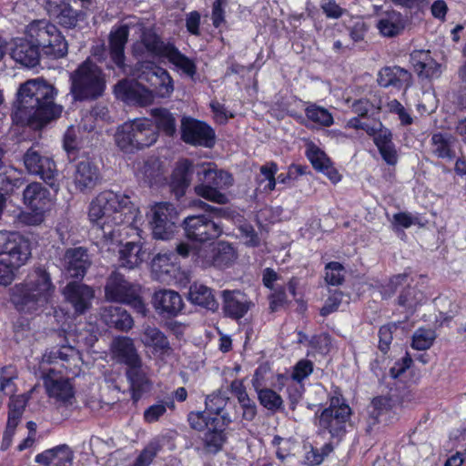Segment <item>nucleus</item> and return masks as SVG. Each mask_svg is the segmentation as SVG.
<instances>
[{"label":"nucleus","mask_w":466,"mask_h":466,"mask_svg":"<svg viewBox=\"0 0 466 466\" xmlns=\"http://www.w3.org/2000/svg\"><path fill=\"white\" fill-rule=\"evenodd\" d=\"M56 88L42 78L30 79L21 84L17 91L15 115L34 128L60 116L63 107L55 102Z\"/></svg>","instance_id":"20e7f679"},{"label":"nucleus","mask_w":466,"mask_h":466,"mask_svg":"<svg viewBox=\"0 0 466 466\" xmlns=\"http://www.w3.org/2000/svg\"><path fill=\"white\" fill-rule=\"evenodd\" d=\"M409 275L407 273L398 274L390 278L388 287L394 293L399 287L407 284L397 298V305L403 308L410 315H412L416 309L424 304L427 298L416 287L408 284Z\"/></svg>","instance_id":"a211bd4d"},{"label":"nucleus","mask_w":466,"mask_h":466,"mask_svg":"<svg viewBox=\"0 0 466 466\" xmlns=\"http://www.w3.org/2000/svg\"><path fill=\"white\" fill-rule=\"evenodd\" d=\"M259 403L268 410H278L282 408L283 400L280 395L271 389H261L258 390Z\"/></svg>","instance_id":"09e8293b"},{"label":"nucleus","mask_w":466,"mask_h":466,"mask_svg":"<svg viewBox=\"0 0 466 466\" xmlns=\"http://www.w3.org/2000/svg\"><path fill=\"white\" fill-rule=\"evenodd\" d=\"M23 184L20 173L11 167L5 166L3 162L0 164V189L5 193L13 192L15 187H19Z\"/></svg>","instance_id":"c03bdc74"},{"label":"nucleus","mask_w":466,"mask_h":466,"mask_svg":"<svg viewBox=\"0 0 466 466\" xmlns=\"http://www.w3.org/2000/svg\"><path fill=\"white\" fill-rule=\"evenodd\" d=\"M114 357L119 363L128 366L141 360L133 340L128 337H119L112 344Z\"/></svg>","instance_id":"e433bc0d"},{"label":"nucleus","mask_w":466,"mask_h":466,"mask_svg":"<svg viewBox=\"0 0 466 466\" xmlns=\"http://www.w3.org/2000/svg\"><path fill=\"white\" fill-rule=\"evenodd\" d=\"M181 226L187 238L199 243L213 241L223 233L221 223L206 214L188 216Z\"/></svg>","instance_id":"9b49d317"},{"label":"nucleus","mask_w":466,"mask_h":466,"mask_svg":"<svg viewBox=\"0 0 466 466\" xmlns=\"http://www.w3.org/2000/svg\"><path fill=\"white\" fill-rule=\"evenodd\" d=\"M350 414L351 410L344 402L342 395L335 391V394L329 399V406L319 414L316 413L319 432H328L331 438H340L346 432V424Z\"/></svg>","instance_id":"1a4fd4ad"},{"label":"nucleus","mask_w":466,"mask_h":466,"mask_svg":"<svg viewBox=\"0 0 466 466\" xmlns=\"http://www.w3.org/2000/svg\"><path fill=\"white\" fill-rule=\"evenodd\" d=\"M140 212L128 196L120 192L105 190L90 203L88 218L93 229L106 242H121V231L126 228H137Z\"/></svg>","instance_id":"f03ea898"},{"label":"nucleus","mask_w":466,"mask_h":466,"mask_svg":"<svg viewBox=\"0 0 466 466\" xmlns=\"http://www.w3.org/2000/svg\"><path fill=\"white\" fill-rule=\"evenodd\" d=\"M325 280L329 285L339 286L344 281L345 268L337 261H331L325 267Z\"/></svg>","instance_id":"3c124183"},{"label":"nucleus","mask_w":466,"mask_h":466,"mask_svg":"<svg viewBox=\"0 0 466 466\" xmlns=\"http://www.w3.org/2000/svg\"><path fill=\"white\" fill-rule=\"evenodd\" d=\"M101 317L109 328H115L121 331H127L134 324L131 315L121 306L105 307Z\"/></svg>","instance_id":"f704fd0d"},{"label":"nucleus","mask_w":466,"mask_h":466,"mask_svg":"<svg viewBox=\"0 0 466 466\" xmlns=\"http://www.w3.org/2000/svg\"><path fill=\"white\" fill-rule=\"evenodd\" d=\"M49 358L51 362L60 360L63 362V365L66 363L68 366H77L81 359L79 351L75 347L69 345H62L57 349L53 350L50 352Z\"/></svg>","instance_id":"a18cd8bd"},{"label":"nucleus","mask_w":466,"mask_h":466,"mask_svg":"<svg viewBox=\"0 0 466 466\" xmlns=\"http://www.w3.org/2000/svg\"><path fill=\"white\" fill-rule=\"evenodd\" d=\"M25 205L32 211L23 215V220L29 225H38L44 220V214L51 201L49 191L38 182L26 186L23 191Z\"/></svg>","instance_id":"ddd939ff"},{"label":"nucleus","mask_w":466,"mask_h":466,"mask_svg":"<svg viewBox=\"0 0 466 466\" xmlns=\"http://www.w3.org/2000/svg\"><path fill=\"white\" fill-rule=\"evenodd\" d=\"M141 340L145 346L153 348L160 355L170 356L173 352L167 336L156 327H146L143 330Z\"/></svg>","instance_id":"c9c22d12"},{"label":"nucleus","mask_w":466,"mask_h":466,"mask_svg":"<svg viewBox=\"0 0 466 466\" xmlns=\"http://www.w3.org/2000/svg\"><path fill=\"white\" fill-rule=\"evenodd\" d=\"M313 371V363L309 360H300L295 365L292 379L298 382H301L309 377Z\"/></svg>","instance_id":"bf43d9fd"},{"label":"nucleus","mask_w":466,"mask_h":466,"mask_svg":"<svg viewBox=\"0 0 466 466\" xmlns=\"http://www.w3.org/2000/svg\"><path fill=\"white\" fill-rule=\"evenodd\" d=\"M196 263L202 268L216 267L218 268L229 267L237 258L233 246L228 242H219L217 247L205 246L198 248L194 254Z\"/></svg>","instance_id":"dca6fc26"},{"label":"nucleus","mask_w":466,"mask_h":466,"mask_svg":"<svg viewBox=\"0 0 466 466\" xmlns=\"http://www.w3.org/2000/svg\"><path fill=\"white\" fill-rule=\"evenodd\" d=\"M24 164L29 173L39 176L54 191H58V171L53 159L30 147L24 155Z\"/></svg>","instance_id":"2eb2a0df"},{"label":"nucleus","mask_w":466,"mask_h":466,"mask_svg":"<svg viewBox=\"0 0 466 466\" xmlns=\"http://www.w3.org/2000/svg\"><path fill=\"white\" fill-rule=\"evenodd\" d=\"M222 310L226 317L238 320L254 307L248 296L239 289L221 291Z\"/></svg>","instance_id":"412c9836"},{"label":"nucleus","mask_w":466,"mask_h":466,"mask_svg":"<svg viewBox=\"0 0 466 466\" xmlns=\"http://www.w3.org/2000/svg\"><path fill=\"white\" fill-rule=\"evenodd\" d=\"M27 403V397L25 394L13 396L10 398L8 405L9 413L23 416Z\"/></svg>","instance_id":"338daca9"},{"label":"nucleus","mask_w":466,"mask_h":466,"mask_svg":"<svg viewBox=\"0 0 466 466\" xmlns=\"http://www.w3.org/2000/svg\"><path fill=\"white\" fill-rule=\"evenodd\" d=\"M228 398L221 395L220 393H212L206 397L205 405L206 410L210 413L214 415H220L227 403H228Z\"/></svg>","instance_id":"864d4df0"},{"label":"nucleus","mask_w":466,"mask_h":466,"mask_svg":"<svg viewBox=\"0 0 466 466\" xmlns=\"http://www.w3.org/2000/svg\"><path fill=\"white\" fill-rule=\"evenodd\" d=\"M151 116L155 119L157 129L162 130L167 136H173L176 132V118L167 109L158 107L151 109Z\"/></svg>","instance_id":"79ce46f5"},{"label":"nucleus","mask_w":466,"mask_h":466,"mask_svg":"<svg viewBox=\"0 0 466 466\" xmlns=\"http://www.w3.org/2000/svg\"><path fill=\"white\" fill-rule=\"evenodd\" d=\"M188 299L193 304L211 311H216L219 306L212 289L203 284H192L189 288Z\"/></svg>","instance_id":"58836bf2"},{"label":"nucleus","mask_w":466,"mask_h":466,"mask_svg":"<svg viewBox=\"0 0 466 466\" xmlns=\"http://www.w3.org/2000/svg\"><path fill=\"white\" fill-rule=\"evenodd\" d=\"M26 35L36 42L42 55L54 59L67 55L68 43L58 27L47 20H35L26 28Z\"/></svg>","instance_id":"6e6552de"},{"label":"nucleus","mask_w":466,"mask_h":466,"mask_svg":"<svg viewBox=\"0 0 466 466\" xmlns=\"http://www.w3.org/2000/svg\"><path fill=\"white\" fill-rule=\"evenodd\" d=\"M305 115L309 120L325 127H329L334 123L331 113L316 104L309 105L305 108Z\"/></svg>","instance_id":"49530a36"},{"label":"nucleus","mask_w":466,"mask_h":466,"mask_svg":"<svg viewBox=\"0 0 466 466\" xmlns=\"http://www.w3.org/2000/svg\"><path fill=\"white\" fill-rule=\"evenodd\" d=\"M16 378V372L14 367L5 366L0 369V391L13 393L15 391L14 380Z\"/></svg>","instance_id":"6e6d98bb"},{"label":"nucleus","mask_w":466,"mask_h":466,"mask_svg":"<svg viewBox=\"0 0 466 466\" xmlns=\"http://www.w3.org/2000/svg\"><path fill=\"white\" fill-rule=\"evenodd\" d=\"M167 407H174V402L169 401L166 404L163 402H158L157 404H153L149 406L144 411V419L147 422L152 423L157 421L161 416H163L167 411Z\"/></svg>","instance_id":"4d7b16f0"},{"label":"nucleus","mask_w":466,"mask_h":466,"mask_svg":"<svg viewBox=\"0 0 466 466\" xmlns=\"http://www.w3.org/2000/svg\"><path fill=\"white\" fill-rule=\"evenodd\" d=\"M343 293L341 291H335L325 301V304L320 309V315L326 317L332 312H335L342 302Z\"/></svg>","instance_id":"e2e57ef3"},{"label":"nucleus","mask_w":466,"mask_h":466,"mask_svg":"<svg viewBox=\"0 0 466 466\" xmlns=\"http://www.w3.org/2000/svg\"><path fill=\"white\" fill-rule=\"evenodd\" d=\"M129 37V26L121 25L114 27L108 36V53L110 63L106 67L113 69L114 66L127 73V65L125 64V47Z\"/></svg>","instance_id":"aec40b11"},{"label":"nucleus","mask_w":466,"mask_h":466,"mask_svg":"<svg viewBox=\"0 0 466 466\" xmlns=\"http://www.w3.org/2000/svg\"><path fill=\"white\" fill-rule=\"evenodd\" d=\"M64 294L76 314L85 313L90 308L94 298V290L90 287L76 281L69 282L65 287Z\"/></svg>","instance_id":"bb28decb"},{"label":"nucleus","mask_w":466,"mask_h":466,"mask_svg":"<svg viewBox=\"0 0 466 466\" xmlns=\"http://www.w3.org/2000/svg\"><path fill=\"white\" fill-rule=\"evenodd\" d=\"M412 359L409 353H406V355L400 361L395 362V364L390 369V376L393 379L399 378L410 367Z\"/></svg>","instance_id":"774afa93"},{"label":"nucleus","mask_w":466,"mask_h":466,"mask_svg":"<svg viewBox=\"0 0 466 466\" xmlns=\"http://www.w3.org/2000/svg\"><path fill=\"white\" fill-rule=\"evenodd\" d=\"M398 329L396 323L383 325L379 329V349L384 354L390 350L393 339V332Z\"/></svg>","instance_id":"5fc2aeb1"},{"label":"nucleus","mask_w":466,"mask_h":466,"mask_svg":"<svg viewBox=\"0 0 466 466\" xmlns=\"http://www.w3.org/2000/svg\"><path fill=\"white\" fill-rule=\"evenodd\" d=\"M119 267L126 268L128 269L135 268L139 266L147 256L146 250L140 243L137 242H127L118 251Z\"/></svg>","instance_id":"4c0bfd02"},{"label":"nucleus","mask_w":466,"mask_h":466,"mask_svg":"<svg viewBox=\"0 0 466 466\" xmlns=\"http://www.w3.org/2000/svg\"><path fill=\"white\" fill-rule=\"evenodd\" d=\"M151 88H153L150 86ZM154 89H147L137 80L123 79L114 87L116 96L127 105L145 106L154 100Z\"/></svg>","instance_id":"6ab92c4d"},{"label":"nucleus","mask_w":466,"mask_h":466,"mask_svg":"<svg viewBox=\"0 0 466 466\" xmlns=\"http://www.w3.org/2000/svg\"><path fill=\"white\" fill-rule=\"evenodd\" d=\"M228 436L223 428L219 427V419L211 421V426L208 428L201 436V442L205 453L216 455L222 451Z\"/></svg>","instance_id":"473e14b6"},{"label":"nucleus","mask_w":466,"mask_h":466,"mask_svg":"<svg viewBox=\"0 0 466 466\" xmlns=\"http://www.w3.org/2000/svg\"><path fill=\"white\" fill-rule=\"evenodd\" d=\"M393 407V401L389 397H375L370 405L369 427L380 421H387Z\"/></svg>","instance_id":"a19ab883"},{"label":"nucleus","mask_w":466,"mask_h":466,"mask_svg":"<svg viewBox=\"0 0 466 466\" xmlns=\"http://www.w3.org/2000/svg\"><path fill=\"white\" fill-rule=\"evenodd\" d=\"M42 55L38 44L30 37L15 38L10 47L11 57L23 66L32 68L39 64Z\"/></svg>","instance_id":"4be33fe9"},{"label":"nucleus","mask_w":466,"mask_h":466,"mask_svg":"<svg viewBox=\"0 0 466 466\" xmlns=\"http://www.w3.org/2000/svg\"><path fill=\"white\" fill-rule=\"evenodd\" d=\"M0 256L21 268L31 257L30 241L17 232L0 231Z\"/></svg>","instance_id":"4468645a"},{"label":"nucleus","mask_w":466,"mask_h":466,"mask_svg":"<svg viewBox=\"0 0 466 466\" xmlns=\"http://www.w3.org/2000/svg\"><path fill=\"white\" fill-rule=\"evenodd\" d=\"M218 417H211L206 414V411H190L187 414V421L189 426L198 431H205L209 426L211 421L218 420Z\"/></svg>","instance_id":"8fccbe9b"},{"label":"nucleus","mask_w":466,"mask_h":466,"mask_svg":"<svg viewBox=\"0 0 466 466\" xmlns=\"http://www.w3.org/2000/svg\"><path fill=\"white\" fill-rule=\"evenodd\" d=\"M158 137V132L152 120L147 118L125 122L115 134L117 147L126 154H133L152 146Z\"/></svg>","instance_id":"0eeeda50"},{"label":"nucleus","mask_w":466,"mask_h":466,"mask_svg":"<svg viewBox=\"0 0 466 466\" xmlns=\"http://www.w3.org/2000/svg\"><path fill=\"white\" fill-rule=\"evenodd\" d=\"M22 416L12 414L8 412L6 428L3 436L2 447L7 449L12 441V438L15 435V429L21 420Z\"/></svg>","instance_id":"13d9d810"},{"label":"nucleus","mask_w":466,"mask_h":466,"mask_svg":"<svg viewBox=\"0 0 466 466\" xmlns=\"http://www.w3.org/2000/svg\"><path fill=\"white\" fill-rule=\"evenodd\" d=\"M55 291L50 274L41 267L34 268L25 279L10 289V301L25 313H33L46 306Z\"/></svg>","instance_id":"39448f33"},{"label":"nucleus","mask_w":466,"mask_h":466,"mask_svg":"<svg viewBox=\"0 0 466 466\" xmlns=\"http://www.w3.org/2000/svg\"><path fill=\"white\" fill-rule=\"evenodd\" d=\"M194 173L199 182L195 187L198 196L221 205L228 202L227 195L221 193L219 189L228 187L233 184L232 176L228 172L217 169L213 163L193 166L188 159L177 162L172 173L170 188L177 199L185 195Z\"/></svg>","instance_id":"7ed1b4c3"},{"label":"nucleus","mask_w":466,"mask_h":466,"mask_svg":"<svg viewBox=\"0 0 466 466\" xmlns=\"http://www.w3.org/2000/svg\"><path fill=\"white\" fill-rule=\"evenodd\" d=\"M457 139L448 132H437L431 137V154L441 159L453 160L456 157L455 145Z\"/></svg>","instance_id":"c756f323"},{"label":"nucleus","mask_w":466,"mask_h":466,"mask_svg":"<svg viewBox=\"0 0 466 466\" xmlns=\"http://www.w3.org/2000/svg\"><path fill=\"white\" fill-rule=\"evenodd\" d=\"M181 139L192 146L211 148L216 142V134L206 122L184 117L181 122Z\"/></svg>","instance_id":"f3484780"},{"label":"nucleus","mask_w":466,"mask_h":466,"mask_svg":"<svg viewBox=\"0 0 466 466\" xmlns=\"http://www.w3.org/2000/svg\"><path fill=\"white\" fill-rule=\"evenodd\" d=\"M273 292L269 295V309L272 312L277 311L288 302L286 289L284 287L274 288Z\"/></svg>","instance_id":"052dcab7"},{"label":"nucleus","mask_w":466,"mask_h":466,"mask_svg":"<svg viewBox=\"0 0 466 466\" xmlns=\"http://www.w3.org/2000/svg\"><path fill=\"white\" fill-rule=\"evenodd\" d=\"M91 264L87 249L82 247L67 248L64 254V268L69 278L83 279Z\"/></svg>","instance_id":"5701e85b"},{"label":"nucleus","mask_w":466,"mask_h":466,"mask_svg":"<svg viewBox=\"0 0 466 466\" xmlns=\"http://www.w3.org/2000/svg\"><path fill=\"white\" fill-rule=\"evenodd\" d=\"M46 9L49 16L66 28L76 27L84 15L81 11L73 9L70 0H47Z\"/></svg>","instance_id":"b1692460"},{"label":"nucleus","mask_w":466,"mask_h":466,"mask_svg":"<svg viewBox=\"0 0 466 466\" xmlns=\"http://www.w3.org/2000/svg\"><path fill=\"white\" fill-rule=\"evenodd\" d=\"M411 74L400 66H387L379 72L378 83L380 86H392L400 89L409 86Z\"/></svg>","instance_id":"72a5a7b5"},{"label":"nucleus","mask_w":466,"mask_h":466,"mask_svg":"<svg viewBox=\"0 0 466 466\" xmlns=\"http://www.w3.org/2000/svg\"><path fill=\"white\" fill-rule=\"evenodd\" d=\"M278 171V166L274 162H268L260 167V176L258 177V182L261 185L267 181L264 186L265 191H272L276 187L275 175Z\"/></svg>","instance_id":"603ef678"},{"label":"nucleus","mask_w":466,"mask_h":466,"mask_svg":"<svg viewBox=\"0 0 466 466\" xmlns=\"http://www.w3.org/2000/svg\"><path fill=\"white\" fill-rule=\"evenodd\" d=\"M242 238L245 239V244L250 247H258L260 239L251 225L244 224L239 228Z\"/></svg>","instance_id":"69168bd1"},{"label":"nucleus","mask_w":466,"mask_h":466,"mask_svg":"<svg viewBox=\"0 0 466 466\" xmlns=\"http://www.w3.org/2000/svg\"><path fill=\"white\" fill-rule=\"evenodd\" d=\"M131 52L137 59L132 75L148 83L160 97L169 96L174 86L169 73L157 66L155 60L167 61L190 78L197 73L195 62L182 54L173 43L165 41L152 28L142 30L139 39L132 45Z\"/></svg>","instance_id":"f257e3e1"},{"label":"nucleus","mask_w":466,"mask_h":466,"mask_svg":"<svg viewBox=\"0 0 466 466\" xmlns=\"http://www.w3.org/2000/svg\"><path fill=\"white\" fill-rule=\"evenodd\" d=\"M436 339V333L431 329H418L413 336L411 347L417 350H426L430 349Z\"/></svg>","instance_id":"de8ad7c7"},{"label":"nucleus","mask_w":466,"mask_h":466,"mask_svg":"<svg viewBox=\"0 0 466 466\" xmlns=\"http://www.w3.org/2000/svg\"><path fill=\"white\" fill-rule=\"evenodd\" d=\"M150 227L157 239H169L178 228V212L169 202H160L151 208Z\"/></svg>","instance_id":"f8f14e48"},{"label":"nucleus","mask_w":466,"mask_h":466,"mask_svg":"<svg viewBox=\"0 0 466 466\" xmlns=\"http://www.w3.org/2000/svg\"><path fill=\"white\" fill-rule=\"evenodd\" d=\"M162 449L163 440L160 437L153 438L140 451L133 466H149Z\"/></svg>","instance_id":"37998d69"},{"label":"nucleus","mask_w":466,"mask_h":466,"mask_svg":"<svg viewBox=\"0 0 466 466\" xmlns=\"http://www.w3.org/2000/svg\"><path fill=\"white\" fill-rule=\"evenodd\" d=\"M140 286L127 281L122 274L114 271L106 279L105 296L107 300L130 305L137 313L147 314V307L140 296Z\"/></svg>","instance_id":"9d476101"},{"label":"nucleus","mask_w":466,"mask_h":466,"mask_svg":"<svg viewBox=\"0 0 466 466\" xmlns=\"http://www.w3.org/2000/svg\"><path fill=\"white\" fill-rule=\"evenodd\" d=\"M415 72L420 78L438 77L440 76V64L433 58H431L429 61L417 67Z\"/></svg>","instance_id":"680f3d73"},{"label":"nucleus","mask_w":466,"mask_h":466,"mask_svg":"<svg viewBox=\"0 0 466 466\" xmlns=\"http://www.w3.org/2000/svg\"><path fill=\"white\" fill-rule=\"evenodd\" d=\"M368 134L373 137V142L382 159L390 166H395L398 162V152L392 141V133L386 127H380L379 130L371 128Z\"/></svg>","instance_id":"cd10ccee"},{"label":"nucleus","mask_w":466,"mask_h":466,"mask_svg":"<svg viewBox=\"0 0 466 466\" xmlns=\"http://www.w3.org/2000/svg\"><path fill=\"white\" fill-rule=\"evenodd\" d=\"M45 385L49 397L56 400L66 403L74 397L73 387L68 380L47 378Z\"/></svg>","instance_id":"ea45409f"},{"label":"nucleus","mask_w":466,"mask_h":466,"mask_svg":"<svg viewBox=\"0 0 466 466\" xmlns=\"http://www.w3.org/2000/svg\"><path fill=\"white\" fill-rule=\"evenodd\" d=\"M100 179L99 169L89 159H83L76 163L73 172V183L80 192L93 189Z\"/></svg>","instance_id":"393cba45"},{"label":"nucleus","mask_w":466,"mask_h":466,"mask_svg":"<svg viewBox=\"0 0 466 466\" xmlns=\"http://www.w3.org/2000/svg\"><path fill=\"white\" fill-rule=\"evenodd\" d=\"M308 157L312 164L313 167L318 171H322L323 168L329 165L330 162L329 158L327 157V155L319 150V149H314L311 150L308 154Z\"/></svg>","instance_id":"0e129e2a"},{"label":"nucleus","mask_w":466,"mask_h":466,"mask_svg":"<svg viewBox=\"0 0 466 466\" xmlns=\"http://www.w3.org/2000/svg\"><path fill=\"white\" fill-rule=\"evenodd\" d=\"M156 311L164 317H176L184 307L181 296L171 289H160L156 291L152 299Z\"/></svg>","instance_id":"a878e982"},{"label":"nucleus","mask_w":466,"mask_h":466,"mask_svg":"<svg viewBox=\"0 0 466 466\" xmlns=\"http://www.w3.org/2000/svg\"><path fill=\"white\" fill-rule=\"evenodd\" d=\"M126 375L132 390V398L137 400L141 395L149 390L150 381L147 378L146 368L143 366L142 360L137 363L127 366Z\"/></svg>","instance_id":"2f4dec72"},{"label":"nucleus","mask_w":466,"mask_h":466,"mask_svg":"<svg viewBox=\"0 0 466 466\" xmlns=\"http://www.w3.org/2000/svg\"><path fill=\"white\" fill-rule=\"evenodd\" d=\"M376 26L381 35L395 37L403 32L406 26V19L396 10H386L378 15Z\"/></svg>","instance_id":"c85d7f7f"},{"label":"nucleus","mask_w":466,"mask_h":466,"mask_svg":"<svg viewBox=\"0 0 466 466\" xmlns=\"http://www.w3.org/2000/svg\"><path fill=\"white\" fill-rule=\"evenodd\" d=\"M69 79L73 101H93L105 93L106 76L103 70L90 59L82 62L70 74Z\"/></svg>","instance_id":"423d86ee"},{"label":"nucleus","mask_w":466,"mask_h":466,"mask_svg":"<svg viewBox=\"0 0 466 466\" xmlns=\"http://www.w3.org/2000/svg\"><path fill=\"white\" fill-rule=\"evenodd\" d=\"M73 459V451L62 444L37 454L35 461L44 466H72Z\"/></svg>","instance_id":"7c9ffc66"}]
</instances>
